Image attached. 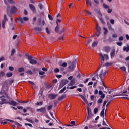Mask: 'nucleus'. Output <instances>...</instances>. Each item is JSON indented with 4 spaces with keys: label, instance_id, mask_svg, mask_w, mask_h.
Segmentation results:
<instances>
[{
    "label": "nucleus",
    "instance_id": "1",
    "mask_svg": "<svg viewBox=\"0 0 129 129\" xmlns=\"http://www.w3.org/2000/svg\"><path fill=\"white\" fill-rule=\"evenodd\" d=\"M98 54H99V56H100V66L97 69L96 71L95 72L94 74L95 75V76H96L97 77V78H98V76H99V77H100L101 79V81H102V78H103V77H104V76L106 75V74L108 71L106 70H104L103 68H102L100 70V68L102 67L103 64H104V57H103L102 53H99ZM99 70H100V72H99ZM98 72H99V74H98Z\"/></svg>",
    "mask_w": 129,
    "mask_h": 129
},
{
    "label": "nucleus",
    "instance_id": "2",
    "mask_svg": "<svg viewBox=\"0 0 129 129\" xmlns=\"http://www.w3.org/2000/svg\"><path fill=\"white\" fill-rule=\"evenodd\" d=\"M76 59H75L74 61H70L68 62V70L69 72L74 71V69H75V67H76Z\"/></svg>",
    "mask_w": 129,
    "mask_h": 129
},
{
    "label": "nucleus",
    "instance_id": "3",
    "mask_svg": "<svg viewBox=\"0 0 129 129\" xmlns=\"http://www.w3.org/2000/svg\"><path fill=\"white\" fill-rule=\"evenodd\" d=\"M26 57H28L30 64L31 65H34V64H37V61L33 59V56L29 55V53H26L25 54Z\"/></svg>",
    "mask_w": 129,
    "mask_h": 129
},
{
    "label": "nucleus",
    "instance_id": "4",
    "mask_svg": "<svg viewBox=\"0 0 129 129\" xmlns=\"http://www.w3.org/2000/svg\"><path fill=\"white\" fill-rule=\"evenodd\" d=\"M19 21V22H20L21 24H24V21L27 22L29 21V18L27 17H24L23 18H22L21 17H18L15 21Z\"/></svg>",
    "mask_w": 129,
    "mask_h": 129
},
{
    "label": "nucleus",
    "instance_id": "5",
    "mask_svg": "<svg viewBox=\"0 0 129 129\" xmlns=\"http://www.w3.org/2000/svg\"><path fill=\"white\" fill-rule=\"evenodd\" d=\"M68 83V80H61V83L59 84V89H61V88H62V87H64L66 84Z\"/></svg>",
    "mask_w": 129,
    "mask_h": 129
},
{
    "label": "nucleus",
    "instance_id": "6",
    "mask_svg": "<svg viewBox=\"0 0 129 129\" xmlns=\"http://www.w3.org/2000/svg\"><path fill=\"white\" fill-rule=\"evenodd\" d=\"M125 93H127V91H125L123 92H120L119 93L114 94L113 95V97H115V96H124Z\"/></svg>",
    "mask_w": 129,
    "mask_h": 129
},
{
    "label": "nucleus",
    "instance_id": "7",
    "mask_svg": "<svg viewBox=\"0 0 129 129\" xmlns=\"http://www.w3.org/2000/svg\"><path fill=\"white\" fill-rule=\"evenodd\" d=\"M36 111L38 112H42V113H45L47 111L46 110V107H43L40 109H37Z\"/></svg>",
    "mask_w": 129,
    "mask_h": 129
},
{
    "label": "nucleus",
    "instance_id": "8",
    "mask_svg": "<svg viewBox=\"0 0 129 129\" xmlns=\"http://www.w3.org/2000/svg\"><path fill=\"white\" fill-rule=\"evenodd\" d=\"M58 96V94H54L53 93H51L48 95V97L49 98H50V99H55L57 97V96Z\"/></svg>",
    "mask_w": 129,
    "mask_h": 129
},
{
    "label": "nucleus",
    "instance_id": "9",
    "mask_svg": "<svg viewBox=\"0 0 129 129\" xmlns=\"http://www.w3.org/2000/svg\"><path fill=\"white\" fill-rule=\"evenodd\" d=\"M116 53V51H115V49H113L111 52H110V57L111 59H114V57H115V54Z\"/></svg>",
    "mask_w": 129,
    "mask_h": 129
},
{
    "label": "nucleus",
    "instance_id": "10",
    "mask_svg": "<svg viewBox=\"0 0 129 129\" xmlns=\"http://www.w3.org/2000/svg\"><path fill=\"white\" fill-rule=\"evenodd\" d=\"M29 8L31 11H32L33 13H36V7H35V6L33 4H29Z\"/></svg>",
    "mask_w": 129,
    "mask_h": 129
},
{
    "label": "nucleus",
    "instance_id": "11",
    "mask_svg": "<svg viewBox=\"0 0 129 129\" xmlns=\"http://www.w3.org/2000/svg\"><path fill=\"white\" fill-rule=\"evenodd\" d=\"M77 96H80V97H81V98L83 99V101H84L85 103H88V101H87V99H86V98H85V97L83 95L81 94H79V95H77Z\"/></svg>",
    "mask_w": 129,
    "mask_h": 129
},
{
    "label": "nucleus",
    "instance_id": "12",
    "mask_svg": "<svg viewBox=\"0 0 129 129\" xmlns=\"http://www.w3.org/2000/svg\"><path fill=\"white\" fill-rule=\"evenodd\" d=\"M7 103L10 105H12V106H16L17 105V102H16L15 101H11L10 102H8Z\"/></svg>",
    "mask_w": 129,
    "mask_h": 129
},
{
    "label": "nucleus",
    "instance_id": "13",
    "mask_svg": "<svg viewBox=\"0 0 129 129\" xmlns=\"http://www.w3.org/2000/svg\"><path fill=\"white\" fill-rule=\"evenodd\" d=\"M10 12L11 13H12V14H15V13L17 12V7L15 6H13L12 7H11Z\"/></svg>",
    "mask_w": 129,
    "mask_h": 129
},
{
    "label": "nucleus",
    "instance_id": "14",
    "mask_svg": "<svg viewBox=\"0 0 129 129\" xmlns=\"http://www.w3.org/2000/svg\"><path fill=\"white\" fill-rule=\"evenodd\" d=\"M111 48L109 46H106L104 47V52H105V53H109V52L111 50Z\"/></svg>",
    "mask_w": 129,
    "mask_h": 129
},
{
    "label": "nucleus",
    "instance_id": "15",
    "mask_svg": "<svg viewBox=\"0 0 129 129\" xmlns=\"http://www.w3.org/2000/svg\"><path fill=\"white\" fill-rule=\"evenodd\" d=\"M44 90H45V88H41L39 91V93L38 95H39L40 97L42 96L43 95V92H44Z\"/></svg>",
    "mask_w": 129,
    "mask_h": 129
},
{
    "label": "nucleus",
    "instance_id": "16",
    "mask_svg": "<svg viewBox=\"0 0 129 129\" xmlns=\"http://www.w3.org/2000/svg\"><path fill=\"white\" fill-rule=\"evenodd\" d=\"M75 84V80L72 79L71 80L70 83L68 84V86H72Z\"/></svg>",
    "mask_w": 129,
    "mask_h": 129
},
{
    "label": "nucleus",
    "instance_id": "17",
    "mask_svg": "<svg viewBox=\"0 0 129 129\" xmlns=\"http://www.w3.org/2000/svg\"><path fill=\"white\" fill-rule=\"evenodd\" d=\"M102 110L100 113V116H101V117H103V118H104V110H105V109H104V107H102Z\"/></svg>",
    "mask_w": 129,
    "mask_h": 129
},
{
    "label": "nucleus",
    "instance_id": "18",
    "mask_svg": "<svg viewBox=\"0 0 129 129\" xmlns=\"http://www.w3.org/2000/svg\"><path fill=\"white\" fill-rule=\"evenodd\" d=\"M6 22H8V18H7V15L5 14L4 15V19L2 21V23L6 24Z\"/></svg>",
    "mask_w": 129,
    "mask_h": 129
},
{
    "label": "nucleus",
    "instance_id": "19",
    "mask_svg": "<svg viewBox=\"0 0 129 129\" xmlns=\"http://www.w3.org/2000/svg\"><path fill=\"white\" fill-rule=\"evenodd\" d=\"M103 57L104 58V61H108V60H109V57H108V55L107 54H104V55H103Z\"/></svg>",
    "mask_w": 129,
    "mask_h": 129
},
{
    "label": "nucleus",
    "instance_id": "20",
    "mask_svg": "<svg viewBox=\"0 0 129 129\" xmlns=\"http://www.w3.org/2000/svg\"><path fill=\"white\" fill-rule=\"evenodd\" d=\"M65 97H66V95H62L61 96H59L58 98V101H61V100H63V99L65 98Z\"/></svg>",
    "mask_w": 129,
    "mask_h": 129
},
{
    "label": "nucleus",
    "instance_id": "21",
    "mask_svg": "<svg viewBox=\"0 0 129 129\" xmlns=\"http://www.w3.org/2000/svg\"><path fill=\"white\" fill-rule=\"evenodd\" d=\"M38 7L40 10H43V9H44V5H43V4H42V3H38Z\"/></svg>",
    "mask_w": 129,
    "mask_h": 129
},
{
    "label": "nucleus",
    "instance_id": "22",
    "mask_svg": "<svg viewBox=\"0 0 129 129\" xmlns=\"http://www.w3.org/2000/svg\"><path fill=\"white\" fill-rule=\"evenodd\" d=\"M34 30L35 31H38V32H42V28L40 27H35Z\"/></svg>",
    "mask_w": 129,
    "mask_h": 129
},
{
    "label": "nucleus",
    "instance_id": "23",
    "mask_svg": "<svg viewBox=\"0 0 129 129\" xmlns=\"http://www.w3.org/2000/svg\"><path fill=\"white\" fill-rule=\"evenodd\" d=\"M123 51H125L126 52H127V53H128V52H129V46H127V47L124 46L123 47Z\"/></svg>",
    "mask_w": 129,
    "mask_h": 129
},
{
    "label": "nucleus",
    "instance_id": "24",
    "mask_svg": "<svg viewBox=\"0 0 129 129\" xmlns=\"http://www.w3.org/2000/svg\"><path fill=\"white\" fill-rule=\"evenodd\" d=\"M91 114H87V120L86 121V122H87V120H89V119H91Z\"/></svg>",
    "mask_w": 129,
    "mask_h": 129
},
{
    "label": "nucleus",
    "instance_id": "25",
    "mask_svg": "<svg viewBox=\"0 0 129 129\" xmlns=\"http://www.w3.org/2000/svg\"><path fill=\"white\" fill-rule=\"evenodd\" d=\"M18 71L19 72H24L25 71V68L24 67L19 68H18Z\"/></svg>",
    "mask_w": 129,
    "mask_h": 129
},
{
    "label": "nucleus",
    "instance_id": "26",
    "mask_svg": "<svg viewBox=\"0 0 129 129\" xmlns=\"http://www.w3.org/2000/svg\"><path fill=\"white\" fill-rule=\"evenodd\" d=\"M65 90H66V87H64L59 92V94H61V93H63V92H64V91H65Z\"/></svg>",
    "mask_w": 129,
    "mask_h": 129
},
{
    "label": "nucleus",
    "instance_id": "27",
    "mask_svg": "<svg viewBox=\"0 0 129 129\" xmlns=\"http://www.w3.org/2000/svg\"><path fill=\"white\" fill-rule=\"evenodd\" d=\"M6 76L7 77H12L13 76V73H7Z\"/></svg>",
    "mask_w": 129,
    "mask_h": 129
},
{
    "label": "nucleus",
    "instance_id": "28",
    "mask_svg": "<svg viewBox=\"0 0 129 129\" xmlns=\"http://www.w3.org/2000/svg\"><path fill=\"white\" fill-rule=\"evenodd\" d=\"M98 42H94L92 45V47L93 48H95V47H96L97 45H98Z\"/></svg>",
    "mask_w": 129,
    "mask_h": 129
},
{
    "label": "nucleus",
    "instance_id": "29",
    "mask_svg": "<svg viewBox=\"0 0 129 129\" xmlns=\"http://www.w3.org/2000/svg\"><path fill=\"white\" fill-rule=\"evenodd\" d=\"M5 73L3 71H1L0 72V79L1 78H3V77H4V76H5Z\"/></svg>",
    "mask_w": 129,
    "mask_h": 129
},
{
    "label": "nucleus",
    "instance_id": "30",
    "mask_svg": "<svg viewBox=\"0 0 129 129\" xmlns=\"http://www.w3.org/2000/svg\"><path fill=\"white\" fill-rule=\"evenodd\" d=\"M96 30H97V31L101 32V28L98 26V24H97Z\"/></svg>",
    "mask_w": 129,
    "mask_h": 129
},
{
    "label": "nucleus",
    "instance_id": "31",
    "mask_svg": "<svg viewBox=\"0 0 129 129\" xmlns=\"http://www.w3.org/2000/svg\"><path fill=\"white\" fill-rule=\"evenodd\" d=\"M103 63L102 66V67H103L104 66H110V65H112V63H109L108 62H107L105 64Z\"/></svg>",
    "mask_w": 129,
    "mask_h": 129
},
{
    "label": "nucleus",
    "instance_id": "32",
    "mask_svg": "<svg viewBox=\"0 0 129 129\" xmlns=\"http://www.w3.org/2000/svg\"><path fill=\"white\" fill-rule=\"evenodd\" d=\"M103 7L104 9H109V6L104 3L103 4Z\"/></svg>",
    "mask_w": 129,
    "mask_h": 129
},
{
    "label": "nucleus",
    "instance_id": "33",
    "mask_svg": "<svg viewBox=\"0 0 129 129\" xmlns=\"http://www.w3.org/2000/svg\"><path fill=\"white\" fill-rule=\"evenodd\" d=\"M87 110L88 112V114H91V110L89 109V107H87Z\"/></svg>",
    "mask_w": 129,
    "mask_h": 129
},
{
    "label": "nucleus",
    "instance_id": "34",
    "mask_svg": "<svg viewBox=\"0 0 129 129\" xmlns=\"http://www.w3.org/2000/svg\"><path fill=\"white\" fill-rule=\"evenodd\" d=\"M98 112V108H95L94 109V114H96Z\"/></svg>",
    "mask_w": 129,
    "mask_h": 129
},
{
    "label": "nucleus",
    "instance_id": "35",
    "mask_svg": "<svg viewBox=\"0 0 129 129\" xmlns=\"http://www.w3.org/2000/svg\"><path fill=\"white\" fill-rule=\"evenodd\" d=\"M116 45L119 46V47H121L122 46V42H117Z\"/></svg>",
    "mask_w": 129,
    "mask_h": 129
},
{
    "label": "nucleus",
    "instance_id": "36",
    "mask_svg": "<svg viewBox=\"0 0 129 129\" xmlns=\"http://www.w3.org/2000/svg\"><path fill=\"white\" fill-rule=\"evenodd\" d=\"M1 101H2V102L4 103V104H7V103L9 102H7V100L6 99H2Z\"/></svg>",
    "mask_w": 129,
    "mask_h": 129
},
{
    "label": "nucleus",
    "instance_id": "37",
    "mask_svg": "<svg viewBox=\"0 0 129 129\" xmlns=\"http://www.w3.org/2000/svg\"><path fill=\"white\" fill-rule=\"evenodd\" d=\"M59 26H56L55 28V31L56 32V33H59Z\"/></svg>",
    "mask_w": 129,
    "mask_h": 129
},
{
    "label": "nucleus",
    "instance_id": "38",
    "mask_svg": "<svg viewBox=\"0 0 129 129\" xmlns=\"http://www.w3.org/2000/svg\"><path fill=\"white\" fill-rule=\"evenodd\" d=\"M54 72L55 73H58V72H60V69H59V68L54 69Z\"/></svg>",
    "mask_w": 129,
    "mask_h": 129
},
{
    "label": "nucleus",
    "instance_id": "39",
    "mask_svg": "<svg viewBox=\"0 0 129 129\" xmlns=\"http://www.w3.org/2000/svg\"><path fill=\"white\" fill-rule=\"evenodd\" d=\"M103 30H104V35H106L107 33H108V30L105 27H103Z\"/></svg>",
    "mask_w": 129,
    "mask_h": 129
},
{
    "label": "nucleus",
    "instance_id": "40",
    "mask_svg": "<svg viewBox=\"0 0 129 129\" xmlns=\"http://www.w3.org/2000/svg\"><path fill=\"white\" fill-rule=\"evenodd\" d=\"M120 69H121V70H122L123 71H126V68H125V67L124 66L121 67L120 68Z\"/></svg>",
    "mask_w": 129,
    "mask_h": 129
},
{
    "label": "nucleus",
    "instance_id": "41",
    "mask_svg": "<svg viewBox=\"0 0 129 129\" xmlns=\"http://www.w3.org/2000/svg\"><path fill=\"white\" fill-rule=\"evenodd\" d=\"M14 124H15V125H17V126H22V124L17 122H14Z\"/></svg>",
    "mask_w": 129,
    "mask_h": 129
},
{
    "label": "nucleus",
    "instance_id": "42",
    "mask_svg": "<svg viewBox=\"0 0 129 129\" xmlns=\"http://www.w3.org/2000/svg\"><path fill=\"white\" fill-rule=\"evenodd\" d=\"M25 120H26V121H28V122H30V123H33V120L28 119V118H26Z\"/></svg>",
    "mask_w": 129,
    "mask_h": 129
},
{
    "label": "nucleus",
    "instance_id": "43",
    "mask_svg": "<svg viewBox=\"0 0 129 129\" xmlns=\"http://www.w3.org/2000/svg\"><path fill=\"white\" fill-rule=\"evenodd\" d=\"M91 42H92V40H91V39L87 40V44L89 45V44H90V43H91Z\"/></svg>",
    "mask_w": 129,
    "mask_h": 129
},
{
    "label": "nucleus",
    "instance_id": "44",
    "mask_svg": "<svg viewBox=\"0 0 129 129\" xmlns=\"http://www.w3.org/2000/svg\"><path fill=\"white\" fill-rule=\"evenodd\" d=\"M106 103H107V101H104L103 104V107L104 109H105V105H106Z\"/></svg>",
    "mask_w": 129,
    "mask_h": 129
},
{
    "label": "nucleus",
    "instance_id": "45",
    "mask_svg": "<svg viewBox=\"0 0 129 129\" xmlns=\"http://www.w3.org/2000/svg\"><path fill=\"white\" fill-rule=\"evenodd\" d=\"M15 53H16V50H15V49H12L11 52V56H14Z\"/></svg>",
    "mask_w": 129,
    "mask_h": 129
},
{
    "label": "nucleus",
    "instance_id": "46",
    "mask_svg": "<svg viewBox=\"0 0 129 129\" xmlns=\"http://www.w3.org/2000/svg\"><path fill=\"white\" fill-rule=\"evenodd\" d=\"M108 29L109 30H113V28H112V27L111 26V24H108Z\"/></svg>",
    "mask_w": 129,
    "mask_h": 129
},
{
    "label": "nucleus",
    "instance_id": "47",
    "mask_svg": "<svg viewBox=\"0 0 129 129\" xmlns=\"http://www.w3.org/2000/svg\"><path fill=\"white\" fill-rule=\"evenodd\" d=\"M44 74H45V72L44 71H40L39 72V75H44Z\"/></svg>",
    "mask_w": 129,
    "mask_h": 129
},
{
    "label": "nucleus",
    "instance_id": "48",
    "mask_svg": "<svg viewBox=\"0 0 129 129\" xmlns=\"http://www.w3.org/2000/svg\"><path fill=\"white\" fill-rule=\"evenodd\" d=\"M107 13H108V14H111V13H112V9H110L109 8H108Z\"/></svg>",
    "mask_w": 129,
    "mask_h": 129
},
{
    "label": "nucleus",
    "instance_id": "49",
    "mask_svg": "<svg viewBox=\"0 0 129 129\" xmlns=\"http://www.w3.org/2000/svg\"><path fill=\"white\" fill-rule=\"evenodd\" d=\"M9 69L10 71H14V67H13L12 66H9Z\"/></svg>",
    "mask_w": 129,
    "mask_h": 129
},
{
    "label": "nucleus",
    "instance_id": "50",
    "mask_svg": "<svg viewBox=\"0 0 129 129\" xmlns=\"http://www.w3.org/2000/svg\"><path fill=\"white\" fill-rule=\"evenodd\" d=\"M102 101H103V100H102V99H99L98 100V103H102Z\"/></svg>",
    "mask_w": 129,
    "mask_h": 129
},
{
    "label": "nucleus",
    "instance_id": "51",
    "mask_svg": "<svg viewBox=\"0 0 129 129\" xmlns=\"http://www.w3.org/2000/svg\"><path fill=\"white\" fill-rule=\"evenodd\" d=\"M52 107H53L52 105H49L47 107V110H51V109H52Z\"/></svg>",
    "mask_w": 129,
    "mask_h": 129
},
{
    "label": "nucleus",
    "instance_id": "52",
    "mask_svg": "<svg viewBox=\"0 0 129 129\" xmlns=\"http://www.w3.org/2000/svg\"><path fill=\"white\" fill-rule=\"evenodd\" d=\"M9 4H15L14 0H7Z\"/></svg>",
    "mask_w": 129,
    "mask_h": 129
},
{
    "label": "nucleus",
    "instance_id": "53",
    "mask_svg": "<svg viewBox=\"0 0 129 129\" xmlns=\"http://www.w3.org/2000/svg\"><path fill=\"white\" fill-rule=\"evenodd\" d=\"M48 18L51 21H53V17L50 14H48Z\"/></svg>",
    "mask_w": 129,
    "mask_h": 129
},
{
    "label": "nucleus",
    "instance_id": "54",
    "mask_svg": "<svg viewBox=\"0 0 129 129\" xmlns=\"http://www.w3.org/2000/svg\"><path fill=\"white\" fill-rule=\"evenodd\" d=\"M85 13H87V14H88L89 15H91V12H90L89 10H85Z\"/></svg>",
    "mask_w": 129,
    "mask_h": 129
},
{
    "label": "nucleus",
    "instance_id": "55",
    "mask_svg": "<svg viewBox=\"0 0 129 129\" xmlns=\"http://www.w3.org/2000/svg\"><path fill=\"white\" fill-rule=\"evenodd\" d=\"M62 67H67V63L64 62L61 64Z\"/></svg>",
    "mask_w": 129,
    "mask_h": 129
},
{
    "label": "nucleus",
    "instance_id": "56",
    "mask_svg": "<svg viewBox=\"0 0 129 129\" xmlns=\"http://www.w3.org/2000/svg\"><path fill=\"white\" fill-rule=\"evenodd\" d=\"M101 33V31H97V34L96 35V37H98L100 36V34Z\"/></svg>",
    "mask_w": 129,
    "mask_h": 129
},
{
    "label": "nucleus",
    "instance_id": "57",
    "mask_svg": "<svg viewBox=\"0 0 129 129\" xmlns=\"http://www.w3.org/2000/svg\"><path fill=\"white\" fill-rule=\"evenodd\" d=\"M118 40L120 41H123V36L119 37Z\"/></svg>",
    "mask_w": 129,
    "mask_h": 129
},
{
    "label": "nucleus",
    "instance_id": "58",
    "mask_svg": "<svg viewBox=\"0 0 129 129\" xmlns=\"http://www.w3.org/2000/svg\"><path fill=\"white\" fill-rule=\"evenodd\" d=\"M104 97H105V94H103L101 95L100 98H102V99H104Z\"/></svg>",
    "mask_w": 129,
    "mask_h": 129
},
{
    "label": "nucleus",
    "instance_id": "59",
    "mask_svg": "<svg viewBox=\"0 0 129 129\" xmlns=\"http://www.w3.org/2000/svg\"><path fill=\"white\" fill-rule=\"evenodd\" d=\"M25 125H28L30 127H33V125H32V124L25 123Z\"/></svg>",
    "mask_w": 129,
    "mask_h": 129
},
{
    "label": "nucleus",
    "instance_id": "60",
    "mask_svg": "<svg viewBox=\"0 0 129 129\" xmlns=\"http://www.w3.org/2000/svg\"><path fill=\"white\" fill-rule=\"evenodd\" d=\"M110 22L111 23V24H112V25H114V20L111 19L110 20Z\"/></svg>",
    "mask_w": 129,
    "mask_h": 129
},
{
    "label": "nucleus",
    "instance_id": "61",
    "mask_svg": "<svg viewBox=\"0 0 129 129\" xmlns=\"http://www.w3.org/2000/svg\"><path fill=\"white\" fill-rule=\"evenodd\" d=\"M46 33L48 34H50V30H49V28L48 27L45 29Z\"/></svg>",
    "mask_w": 129,
    "mask_h": 129
},
{
    "label": "nucleus",
    "instance_id": "62",
    "mask_svg": "<svg viewBox=\"0 0 129 129\" xmlns=\"http://www.w3.org/2000/svg\"><path fill=\"white\" fill-rule=\"evenodd\" d=\"M70 124H72V125H75V121H72L70 122Z\"/></svg>",
    "mask_w": 129,
    "mask_h": 129
},
{
    "label": "nucleus",
    "instance_id": "63",
    "mask_svg": "<svg viewBox=\"0 0 129 129\" xmlns=\"http://www.w3.org/2000/svg\"><path fill=\"white\" fill-rule=\"evenodd\" d=\"M112 38H117V34H114L112 36Z\"/></svg>",
    "mask_w": 129,
    "mask_h": 129
},
{
    "label": "nucleus",
    "instance_id": "64",
    "mask_svg": "<svg viewBox=\"0 0 129 129\" xmlns=\"http://www.w3.org/2000/svg\"><path fill=\"white\" fill-rule=\"evenodd\" d=\"M56 77H57V78H61V77H62V75H56Z\"/></svg>",
    "mask_w": 129,
    "mask_h": 129
}]
</instances>
